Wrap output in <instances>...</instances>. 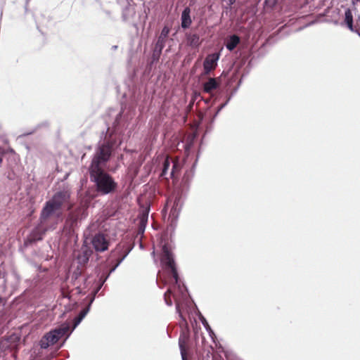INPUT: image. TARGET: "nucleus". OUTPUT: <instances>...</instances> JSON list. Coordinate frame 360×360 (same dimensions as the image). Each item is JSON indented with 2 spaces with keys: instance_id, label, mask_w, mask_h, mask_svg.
Wrapping results in <instances>:
<instances>
[{
  "instance_id": "nucleus-1",
  "label": "nucleus",
  "mask_w": 360,
  "mask_h": 360,
  "mask_svg": "<svg viewBox=\"0 0 360 360\" xmlns=\"http://www.w3.org/2000/svg\"><path fill=\"white\" fill-rule=\"evenodd\" d=\"M112 151L111 142L107 141L100 145L94 155L89 167L91 181L95 184L96 191L101 195L114 193L117 188V184L113 177L105 171Z\"/></svg>"
},
{
  "instance_id": "nucleus-2",
  "label": "nucleus",
  "mask_w": 360,
  "mask_h": 360,
  "mask_svg": "<svg viewBox=\"0 0 360 360\" xmlns=\"http://www.w3.org/2000/svg\"><path fill=\"white\" fill-rule=\"evenodd\" d=\"M70 193L68 191H60L56 193L51 199L48 200L43 207L41 214V223L45 222L53 215L59 217L61 214V208L64 203L68 202Z\"/></svg>"
},
{
  "instance_id": "nucleus-3",
  "label": "nucleus",
  "mask_w": 360,
  "mask_h": 360,
  "mask_svg": "<svg viewBox=\"0 0 360 360\" xmlns=\"http://www.w3.org/2000/svg\"><path fill=\"white\" fill-rule=\"evenodd\" d=\"M86 207L84 205H81L68 214L64 224L63 231L69 239L75 236L78 221L86 217Z\"/></svg>"
},
{
  "instance_id": "nucleus-4",
  "label": "nucleus",
  "mask_w": 360,
  "mask_h": 360,
  "mask_svg": "<svg viewBox=\"0 0 360 360\" xmlns=\"http://www.w3.org/2000/svg\"><path fill=\"white\" fill-rule=\"evenodd\" d=\"M70 331V325L63 323L58 328L46 333L41 340L40 345L41 348L46 349L50 345L56 343L62 337L68 333Z\"/></svg>"
},
{
  "instance_id": "nucleus-5",
  "label": "nucleus",
  "mask_w": 360,
  "mask_h": 360,
  "mask_svg": "<svg viewBox=\"0 0 360 360\" xmlns=\"http://www.w3.org/2000/svg\"><path fill=\"white\" fill-rule=\"evenodd\" d=\"M180 170L181 165L178 159H173L169 156H167L162 162V168L160 176L166 181H168L169 178L176 179Z\"/></svg>"
},
{
  "instance_id": "nucleus-6",
  "label": "nucleus",
  "mask_w": 360,
  "mask_h": 360,
  "mask_svg": "<svg viewBox=\"0 0 360 360\" xmlns=\"http://www.w3.org/2000/svg\"><path fill=\"white\" fill-rule=\"evenodd\" d=\"M161 263L165 266L171 278L176 283L179 280L178 272L175 266L173 255L167 245L162 247V254L161 257Z\"/></svg>"
},
{
  "instance_id": "nucleus-7",
  "label": "nucleus",
  "mask_w": 360,
  "mask_h": 360,
  "mask_svg": "<svg viewBox=\"0 0 360 360\" xmlns=\"http://www.w3.org/2000/svg\"><path fill=\"white\" fill-rule=\"evenodd\" d=\"M170 281L174 283H173V285L172 287H169L167 289V292L164 295V299H165V303L168 306H172V297L174 298V300L175 303H176V309L179 311L180 316L181 317L183 321L186 322V319L184 317L183 314H181V312L179 310V295H178L176 292V289L177 288L179 289H180V285L179 283H176L172 278H170ZM177 283H179V281Z\"/></svg>"
},
{
  "instance_id": "nucleus-8",
  "label": "nucleus",
  "mask_w": 360,
  "mask_h": 360,
  "mask_svg": "<svg viewBox=\"0 0 360 360\" xmlns=\"http://www.w3.org/2000/svg\"><path fill=\"white\" fill-rule=\"evenodd\" d=\"M110 238L108 234L98 233L94 236L91 244L96 252H104L108 249Z\"/></svg>"
},
{
  "instance_id": "nucleus-9",
  "label": "nucleus",
  "mask_w": 360,
  "mask_h": 360,
  "mask_svg": "<svg viewBox=\"0 0 360 360\" xmlns=\"http://www.w3.org/2000/svg\"><path fill=\"white\" fill-rule=\"evenodd\" d=\"M169 28L167 26H165L161 31L160 36L158 37V41L155 45V52L158 53V55L162 53V51L165 47L166 40L168 37V34L169 33Z\"/></svg>"
},
{
  "instance_id": "nucleus-10",
  "label": "nucleus",
  "mask_w": 360,
  "mask_h": 360,
  "mask_svg": "<svg viewBox=\"0 0 360 360\" xmlns=\"http://www.w3.org/2000/svg\"><path fill=\"white\" fill-rule=\"evenodd\" d=\"M188 340L189 335L188 330L183 331L179 338V345L181 350L182 360H186Z\"/></svg>"
},
{
  "instance_id": "nucleus-11",
  "label": "nucleus",
  "mask_w": 360,
  "mask_h": 360,
  "mask_svg": "<svg viewBox=\"0 0 360 360\" xmlns=\"http://www.w3.org/2000/svg\"><path fill=\"white\" fill-rule=\"evenodd\" d=\"M46 232L45 229H43L41 226L34 228L32 231L27 236L25 244H32L36 241L41 240L43 238V236Z\"/></svg>"
},
{
  "instance_id": "nucleus-12",
  "label": "nucleus",
  "mask_w": 360,
  "mask_h": 360,
  "mask_svg": "<svg viewBox=\"0 0 360 360\" xmlns=\"http://www.w3.org/2000/svg\"><path fill=\"white\" fill-rule=\"evenodd\" d=\"M218 56L209 55L204 60V75H209L210 72L216 68Z\"/></svg>"
},
{
  "instance_id": "nucleus-13",
  "label": "nucleus",
  "mask_w": 360,
  "mask_h": 360,
  "mask_svg": "<svg viewBox=\"0 0 360 360\" xmlns=\"http://www.w3.org/2000/svg\"><path fill=\"white\" fill-rule=\"evenodd\" d=\"M220 86L219 79L210 77L202 85L203 91L212 95V92Z\"/></svg>"
},
{
  "instance_id": "nucleus-14",
  "label": "nucleus",
  "mask_w": 360,
  "mask_h": 360,
  "mask_svg": "<svg viewBox=\"0 0 360 360\" xmlns=\"http://www.w3.org/2000/svg\"><path fill=\"white\" fill-rule=\"evenodd\" d=\"M186 43L188 46L197 49L201 44L202 41L198 34H188L186 37Z\"/></svg>"
},
{
  "instance_id": "nucleus-15",
  "label": "nucleus",
  "mask_w": 360,
  "mask_h": 360,
  "mask_svg": "<svg viewBox=\"0 0 360 360\" xmlns=\"http://www.w3.org/2000/svg\"><path fill=\"white\" fill-rule=\"evenodd\" d=\"M240 37L238 35L233 34L230 36L229 38L227 39L226 42V47L229 51H232L236 48V46L240 44Z\"/></svg>"
},
{
  "instance_id": "nucleus-16",
  "label": "nucleus",
  "mask_w": 360,
  "mask_h": 360,
  "mask_svg": "<svg viewBox=\"0 0 360 360\" xmlns=\"http://www.w3.org/2000/svg\"><path fill=\"white\" fill-rule=\"evenodd\" d=\"M191 10L189 8H186L181 14V27L183 28H188L192 22L190 16Z\"/></svg>"
},
{
  "instance_id": "nucleus-17",
  "label": "nucleus",
  "mask_w": 360,
  "mask_h": 360,
  "mask_svg": "<svg viewBox=\"0 0 360 360\" xmlns=\"http://www.w3.org/2000/svg\"><path fill=\"white\" fill-rule=\"evenodd\" d=\"M345 22L347 24L348 28L351 31H354L353 27V16L352 11L349 8L347 9L345 13Z\"/></svg>"
},
{
  "instance_id": "nucleus-18",
  "label": "nucleus",
  "mask_w": 360,
  "mask_h": 360,
  "mask_svg": "<svg viewBox=\"0 0 360 360\" xmlns=\"http://www.w3.org/2000/svg\"><path fill=\"white\" fill-rule=\"evenodd\" d=\"M148 221V213H143L139 217V233H143Z\"/></svg>"
},
{
  "instance_id": "nucleus-19",
  "label": "nucleus",
  "mask_w": 360,
  "mask_h": 360,
  "mask_svg": "<svg viewBox=\"0 0 360 360\" xmlns=\"http://www.w3.org/2000/svg\"><path fill=\"white\" fill-rule=\"evenodd\" d=\"M180 198H176L174 202V205L170 211V215L172 217H177L178 213L180 210Z\"/></svg>"
},
{
  "instance_id": "nucleus-20",
  "label": "nucleus",
  "mask_w": 360,
  "mask_h": 360,
  "mask_svg": "<svg viewBox=\"0 0 360 360\" xmlns=\"http://www.w3.org/2000/svg\"><path fill=\"white\" fill-rule=\"evenodd\" d=\"M89 256V251H88L87 250L83 251L82 253L80 254L77 257L79 263L80 264H85L86 263L88 262Z\"/></svg>"
},
{
  "instance_id": "nucleus-21",
  "label": "nucleus",
  "mask_w": 360,
  "mask_h": 360,
  "mask_svg": "<svg viewBox=\"0 0 360 360\" xmlns=\"http://www.w3.org/2000/svg\"><path fill=\"white\" fill-rule=\"evenodd\" d=\"M88 312V309H82L79 315L75 318L74 319V328H75L80 322L84 318V316L86 315Z\"/></svg>"
},
{
  "instance_id": "nucleus-22",
  "label": "nucleus",
  "mask_w": 360,
  "mask_h": 360,
  "mask_svg": "<svg viewBox=\"0 0 360 360\" xmlns=\"http://www.w3.org/2000/svg\"><path fill=\"white\" fill-rule=\"evenodd\" d=\"M157 283L160 288H162L167 283L166 281L164 278H162V275L159 274L157 277Z\"/></svg>"
},
{
  "instance_id": "nucleus-23",
  "label": "nucleus",
  "mask_w": 360,
  "mask_h": 360,
  "mask_svg": "<svg viewBox=\"0 0 360 360\" xmlns=\"http://www.w3.org/2000/svg\"><path fill=\"white\" fill-rule=\"evenodd\" d=\"M279 0H266V3L269 6H273L278 2Z\"/></svg>"
},
{
  "instance_id": "nucleus-24",
  "label": "nucleus",
  "mask_w": 360,
  "mask_h": 360,
  "mask_svg": "<svg viewBox=\"0 0 360 360\" xmlns=\"http://www.w3.org/2000/svg\"><path fill=\"white\" fill-rule=\"evenodd\" d=\"M161 54H159L158 55V53L155 52V46L154 47V49H153V58L154 60H158Z\"/></svg>"
},
{
  "instance_id": "nucleus-25",
  "label": "nucleus",
  "mask_w": 360,
  "mask_h": 360,
  "mask_svg": "<svg viewBox=\"0 0 360 360\" xmlns=\"http://www.w3.org/2000/svg\"><path fill=\"white\" fill-rule=\"evenodd\" d=\"M127 252H126L121 258L117 259V262L115 265V267L117 266L122 262V260L124 259V257L127 256Z\"/></svg>"
},
{
  "instance_id": "nucleus-26",
  "label": "nucleus",
  "mask_w": 360,
  "mask_h": 360,
  "mask_svg": "<svg viewBox=\"0 0 360 360\" xmlns=\"http://www.w3.org/2000/svg\"><path fill=\"white\" fill-rule=\"evenodd\" d=\"M4 153H5V150L0 148V163H1V162H2V156Z\"/></svg>"
},
{
  "instance_id": "nucleus-27",
  "label": "nucleus",
  "mask_w": 360,
  "mask_h": 360,
  "mask_svg": "<svg viewBox=\"0 0 360 360\" xmlns=\"http://www.w3.org/2000/svg\"><path fill=\"white\" fill-rule=\"evenodd\" d=\"M224 1L229 5V6H231L233 5L235 2H236V0H224Z\"/></svg>"
},
{
  "instance_id": "nucleus-28",
  "label": "nucleus",
  "mask_w": 360,
  "mask_h": 360,
  "mask_svg": "<svg viewBox=\"0 0 360 360\" xmlns=\"http://www.w3.org/2000/svg\"><path fill=\"white\" fill-rule=\"evenodd\" d=\"M62 295H63V296L64 297H70L69 292H65L63 290L62 291Z\"/></svg>"
},
{
  "instance_id": "nucleus-29",
  "label": "nucleus",
  "mask_w": 360,
  "mask_h": 360,
  "mask_svg": "<svg viewBox=\"0 0 360 360\" xmlns=\"http://www.w3.org/2000/svg\"><path fill=\"white\" fill-rule=\"evenodd\" d=\"M224 105H225V103L221 104V105L218 108L217 111V112H216V115H217V113H218V112H219V111H220V110H221L224 107Z\"/></svg>"
},
{
  "instance_id": "nucleus-30",
  "label": "nucleus",
  "mask_w": 360,
  "mask_h": 360,
  "mask_svg": "<svg viewBox=\"0 0 360 360\" xmlns=\"http://www.w3.org/2000/svg\"><path fill=\"white\" fill-rule=\"evenodd\" d=\"M202 323H203V324H204L206 327L210 328V327H209V325H208V323H207V322L206 321V320H205V319H203Z\"/></svg>"
},
{
  "instance_id": "nucleus-31",
  "label": "nucleus",
  "mask_w": 360,
  "mask_h": 360,
  "mask_svg": "<svg viewBox=\"0 0 360 360\" xmlns=\"http://www.w3.org/2000/svg\"><path fill=\"white\" fill-rule=\"evenodd\" d=\"M119 250H120V247H117L112 252H116L117 251H119Z\"/></svg>"
},
{
  "instance_id": "nucleus-32",
  "label": "nucleus",
  "mask_w": 360,
  "mask_h": 360,
  "mask_svg": "<svg viewBox=\"0 0 360 360\" xmlns=\"http://www.w3.org/2000/svg\"><path fill=\"white\" fill-rule=\"evenodd\" d=\"M211 98L206 99L205 101L206 103H208L210 102Z\"/></svg>"
},
{
  "instance_id": "nucleus-33",
  "label": "nucleus",
  "mask_w": 360,
  "mask_h": 360,
  "mask_svg": "<svg viewBox=\"0 0 360 360\" xmlns=\"http://www.w3.org/2000/svg\"><path fill=\"white\" fill-rule=\"evenodd\" d=\"M2 302H3V299H2V297L0 296V304L2 303Z\"/></svg>"
},
{
  "instance_id": "nucleus-34",
  "label": "nucleus",
  "mask_w": 360,
  "mask_h": 360,
  "mask_svg": "<svg viewBox=\"0 0 360 360\" xmlns=\"http://www.w3.org/2000/svg\"><path fill=\"white\" fill-rule=\"evenodd\" d=\"M9 151L11 152V153H13V150L12 148H10Z\"/></svg>"
}]
</instances>
